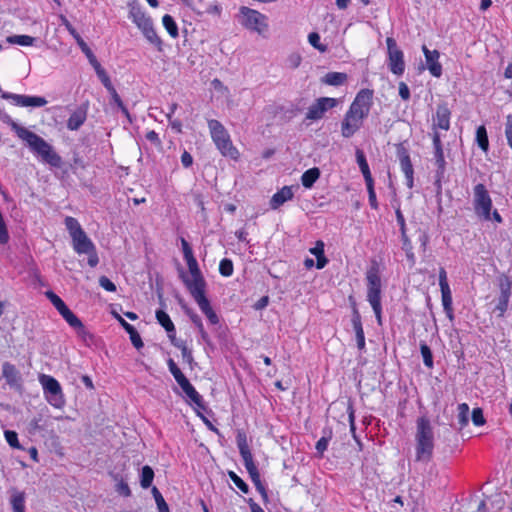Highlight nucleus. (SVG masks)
<instances>
[{
    "mask_svg": "<svg viewBox=\"0 0 512 512\" xmlns=\"http://www.w3.org/2000/svg\"><path fill=\"white\" fill-rule=\"evenodd\" d=\"M87 105L79 106L67 120V128L71 131L78 130L86 121Z\"/></svg>",
    "mask_w": 512,
    "mask_h": 512,
    "instance_id": "21",
    "label": "nucleus"
},
{
    "mask_svg": "<svg viewBox=\"0 0 512 512\" xmlns=\"http://www.w3.org/2000/svg\"><path fill=\"white\" fill-rule=\"evenodd\" d=\"M162 24L172 38L179 36L178 26L171 15L165 14L162 18Z\"/></svg>",
    "mask_w": 512,
    "mask_h": 512,
    "instance_id": "37",
    "label": "nucleus"
},
{
    "mask_svg": "<svg viewBox=\"0 0 512 512\" xmlns=\"http://www.w3.org/2000/svg\"><path fill=\"white\" fill-rule=\"evenodd\" d=\"M505 136L508 146L512 149V114L506 116Z\"/></svg>",
    "mask_w": 512,
    "mask_h": 512,
    "instance_id": "64",
    "label": "nucleus"
},
{
    "mask_svg": "<svg viewBox=\"0 0 512 512\" xmlns=\"http://www.w3.org/2000/svg\"><path fill=\"white\" fill-rule=\"evenodd\" d=\"M152 494L155 499L158 511L159 512H170L169 507H168L164 497L162 496V494L160 493V491L158 490L157 487L152 488Z\"/></svg>",
    "mask_w": 512,
    "mask_h": 512,
    "instance_id": "47",
    "label": "nucleus"
},
{
    "mask_svg": "<svg viewBox=\"0 0 512 512\" xmlns=\"http://www.w3.org/2000/svg\"><path fill=\"white\" fill-rule=\"evenodd\" d=\"M302 62V56L298 52L291 53L286 59V65L290 69H296Z\"/></svg>",
    "mask_w": 512,
    "mask_h": 512,
    "instance_id": "59",
    "label": "nucleus"
},
{
    "mask_svg": "<svg viewBox=\"0 0 512 512\" xmlns=\"http://www.w3.org/2000/svg\"><path fill=\"white\" fill-rule=\"evenodd\" d=\"M156 319L159 324L166 330L167 334L175 332V326L169 315L163 310L156 311Z\"/></svg>",
    "mask_w": 512,
    "mask_h": 512,
    "instance_id": "35",
    "label": "nucleus"
},
{
    "mask_svg": "<svg viewBox=\"0 0 512 512\" xmlns=\"http://www.w3.org/2000/svg\"><path fill=\"white\" fill-rule=\"evenodd\" d=\"M324 243L321 240L316 241L315 246L311 248L309 251L311 254H313L316 257V268L317 269H323L327 263L328 259L325 257L324 254Z\"/></svg>",
    "mask_w": 512,
    "mask_h": 512,
    "instance_id": "27",
    "label": "nucleus"
},
{
    "mask_svg": "<svg viewBox=\"0 0 512 512\" xmlns=\"http://www.w3.org/2000/svg\"><path fill=\"white\" fill-rule=\"evenodd\" d=\"M208 128L211 138L220 153L225 157L236 160L239 156V152L233 145L230 135L222 123L215 119L208 120Z\"/></svg>",
    "mask_w": 512,
    "mask_h": 512,
    "instance_id": "4",
    "label": "nucleus"
},
{
    "mask_svg": "<svg viewBox=\"0 0 512 512\" xmlns=\"http://www.w3.org/2000/svg\"><path fill=\"white\" fill-rule=\"evenodd\" d=\"M351 322L356 335L357 347L359 350H363L365 349V334L361 322V315L355 303L353 304Z\"/></svg>",
    "mask_w": 512,
    "mask_h": 512,
    "instance_id": "20",
    "label": "nucleus"
},
{
    "mask_svg": "<svg viewBox=\"0 0 512 512\" xmlns=\"http://www.w3.org/2000/svg\"><path fill=\"white\" fill-rule=\"evenodd\" d=\"M415 461L428 464L434 454L435 436L434 428L427 416H420L416 420L415 431Z\"/></svg>",
    "mask_w": 512,
    "mask_h": 512,
    "instance_id": "2",
    "label": "nucleus"
},
{
    "mask_svg": "<svg viewBox=\"0 0 512 512\" xmlns=\"http://www.w3.org/2000/svg\"><path fill=\"white\" fill-rule=\"evenodd\" d=\"M373 91L370 89H361L353 102L351 103L348 112L357 116L358 118L365 119L370 112L372 106Z\"/></svg>",
    "mask_w": 512,
    "mask_h": 512,
    "instance_id": "10",
    "label": "nucleus"
},
{
    "mask_svg": "<svg viewBox=\"0 0 512 512\" xmlns=\"http://www.w3.org/2000/svg\"><path fill=\"white\" fill-rule=\"evenodd\" d=\"M320 170L317 167L306 170L301 176V183L305 188H312L320 177Z\"/></svg>",
    "mask_w": 512,
    "mask_h": 512,
    "instance_id": "28",
    "label": "nucleus"
},
{
    "mask_svg": "<svg viewBox=\"0 0 512 512\" xmlns=\"http://www.w3.org/2000/svg\"><path fill=\"white\" fill-rule=\"evenodd\" d=\"M167 365L169 368L170 373L173 375L176 382H178L180 379L184 378L185 375L182 373L180 368L177 366V364L174 362L172 358H169L167 360Z\"/></svg>",
    "mask_w": 512,
    "mask_h": 512,
    "instance_id": "58",
    "label": "nucleus"
},
{
    "mask_svg": "<svg viewBox=\"0 0 512 512\" xmlns=\"http://www.w3.org/2000/svg\"><path fill=\"white\" fill-rule=\"evenodd\" d=\"M197 305L199 306L201 312L207 317L210 324L216 325L219 323V316L212 309L209 300L202 301L201 303H199Z\"/></svg>",
    "mask_w": 512,
    "mask_h": 512,
    "instance_id": "33",
    "label": "nucleus"
},
{
    "mask_svg": "<svg viewBox=\"0 0 512 512\" xmlns=\"http://www.w3.org/2000/svg\"><path fill=\"white\" fill-rule=\"evenodd\" d=\"M236 442L241 456L251 454V451L247 443V437L244 432L238 431Z\"/></svg>",
    "mask_w": 512,
    "mask_h": 512,
    "instance_id": "44",
    "label": "nucleus"
},
{
    "mask_svg": "<svg viewBox=\"0 0 512 512\" xmlns=\"http://www.w3.org/2000/svg\"><path fill=\"white\" fill-rule=\"evenodd\" d=\"M2 377L6 380V383L10 388L15 390H21L22 378L18 369L10 362H4L2 364Z\"/></svg>",
    "mask_w": 512,
    "mask_h": 512,
    "instance_id": "15",
    "label": "nucleus"
},
{
    "mask_svg": "<svg viewBox=\"0 0 512 512\" xmlns=\"http://www.w3.org/2000/svg\"><path fill=\"white\" fill-rule=\"evenodd\" d=\"M113 316L118 320L120 325L124 328V330L129 334L131 343L136 349H140L144 346L141 336L135 327L125 321L118 313L112 312Z\"/></svg>",
    "mask_w": 512,
    "mask_h": 512,
    "instance_id": "22",
    "label": "nucleus"
},
{
    "mask_svg": "<svg viewBox=\"0 0 512 512\" xmlns=\"http://www.w3.org/2000/svg\"><path fill=\"white\" fill-rule=\"evenodd\" d=\"M186 396L196 405L198 409L205 410L206 406L204 404L202 396L196 391L194 386L187 391Z\"/></svg>",
    "mask_w": 512,
    "mask_h": 512,
    "instance_id": "48",
    "label": "nucleus"
},
{
    "mask_svg": "<svg viewBox=\"0 0 512 512\" xmlns=\"http://www.w3.org/2000/svg\"><path fill=\"white\" fill-rule=\"evenodd\" d=\"M500 294L511 296L512 280L508 276H501L499 279Z\"/></svg>",
    "mask_w": 512,
    "mask_h": 512,
    "instance_id": "56",
    "label": "nucleus"
},
{
    "mask_svg": "<svg viewBox=\"0 0 512 512\" xmlns=\"http://www.w3.org/2000/svg\"><path fill=\"white\" fill-rule=\"evenodd\" d=\"M458 422L460 424V427H464L469 422V406L466 403H461L458 405Z\"/></svg>",
    "mask_w": 512,
    "mask_h": 512,
    "instance_id": "46",
    "label": "nucleus"
},
{
    "mask_svg": "<svg viewBox=\"0 0 512 512\" xmlns=\"http://www.w3.org/2000/svg\"><path fill=\"white\" fill-rule=\"evenodd\" d=\"M367 280V300L370 303L377 322L382 324V305H381V279L377 267L370 268L366 273Z\"/></svg>",
    "mask_w": 512,
    "mask_h": 512,
    "instance_id": "5",
    "label": "nucleus"
},
{
    "mask_svg": "<svg viewBox=\"0 0 512 512\" xmlns=\"http://www.w3.org/2000/svg\"><path fill=\"white\" fill-rule=\"evenodd\" d=\"M338 104L336 98L320 97L309 108L306 113V119L319 120L325 112L334 108Z\"/></svg>",
    "mask_w": 512,
    "mask_h": 512,
    "instance_id": "12",
    "label": "nucleus"
},
{
    "mask_svg": "<svg viewBox=\"0 0 512 512\" xmlns=\"http://www.w3.org/2000/svg\"><path fill=\"white\" fill-rule=\"evenodd\" d=\"M228 476L241 492L245 494L249 492V486L234 471H228Z\"/></svg>",
    "mask_w": 512,
    "mask_h": 512,
    "instance_id": "55",
    "label": "nucleus"
},
{
    "mask_svg": "<svg viewBox=\"0 0 512 512\" xmlns=\"http://www.w3.org/2000/svg\"><path fill=\"white\" fill-rule=\"evenodd\" d=\"M331 436V431H328L327 433L324 432V435L317 441L315 448L320 455H322L327 450Z\"/></svg>",
    "mask_w": 512,
    "mask_h": 512,
    "instance_id": "53",
    "label": "nucleus"
},
{
    "mask_svg": "<svg viewBox=\"0 0 512 512\" xmlns=\"http://www.w3.org/2000/svg\"><path fill=\"white\" fill-rule=\"evenodd\" d=\"M62 24L65 26L67 31L70 33V35L76 40L77 45L81 49V51L85 54L87 57L89 63L96 62V56L92 52V50L89 48L87 43L83 40V38L79 35V33L76 31V29L72 26V24L68 21V19L64 16H61Z\"/></svg>",
    "mask_w": 512,
    "mask_h": 512,
    "instance_id": "16",
    "label": "nucleus"
},
{
    "mask_svg": "<svg viewBox=\"0 0 512 512\" xmlns=\"http://www.w3.org/2000/svg\"><path fill=\"white\" fill-rule=\"evenodd\" d=\"M90 64L94 68V70H95L98 78L100 79L101 83L103 84V86L107 90H112L113 85L111 83V80H110L109 76L107 75L106 71L104 70V68L99 63V61L96 59V62H91Z\"/></svg>",
    "mask_w": 512,
    "mask_h": 512,
    "instance_id": "34",
    "label": "nucleus"
},
{
    "mask_svg": "<svg viewBox=\"0 0 512 512\" xmlns=\"http://www.w3.org/2000/svg\"><path fill=\"white\" fill-rule=\"evenodd\" d=\"M7 42L10 44H17L21 46H32L35 38L29 35H12L7 37Z\"/></svg>",
    "mask_w": 512,
    "mask_h": 512,
    "instance_id": "39",
    "label": "nucleus"
},
{
    "mask_svg": "<svg viewBox=\"0 0 512 512\" xmlns=\"http://www.w3.org/2000/svg\"><path fill=\"white\" fill-rule=\"evenodd\" d=\"M420 352L423 358L424 365L428 368H432L434 365L432 351L424 341L420 342Z\"/></svg>",
    "mask_w": 512,
    "mask_h": 512,
    "instance_id": "43",
    "label": "nucleus"
},
{
    "mask_svg": "<svg viewBox=\"0 0 512 512\" xmlns=\"http://www.w3.org/2000/svg\"><path fill=\"white\" fill-rule=\"evenodd\" d=\"M154 479V471L153 469L145 465L142 467L141 474H140V485L142 488L147 489L152 485Z\"/></svg>",
    "mask_w": 512,
    "mask_h": 512,
    "instance_id": "36",
    "label": "nucleus"
},
{
    "mask_svg": "<svg viewBox=\"0 0 512 512\" xmlns=\"http://www.w3.org/2000/svg\"><path fill=\"white\" fill-rule=\"evenodd\" d=\"M363 125V119L346 112L341 123V134L344 138H351Z\"/></svg>",
    "mask_w": 512,
    "mask_h": 512,
    "instance_id": "17",
    "label": "nucleus"
},
{
    "mask_svg": "<svg viewBox=\"0 0 512 512\" xmlns=\"http://www.w3.org/2000/svg\"><path fill=\"white\" fill-rule=\"evenodd\" d=\"M473 192L475 214L483 220H491L492 199L485 185L482 183L475 185Z\"/></svg>",
    "mask_w": 512,
    "mask_h": 512,
    "instance_id": "8",
    "label": "nucleus"
},
{
    "mask_svg": "<svg viewBox=\"0 0 512 512\" xmlns=\"http://www.w3.org/2000/svg\"><path fill=\"white\" fill-rule=\"evenodd\" d=\"M78 325H70L72 328L76 330L77 336L84 342L85 345L90 346L94 343L95 337L89 332L82 321L78 318Z\"/></svg>",
    "mask_w": 512,
    "mask_h": 512,
    "instance_id": "29",
    "label": "nucleus"
},
{
    "mask_svg": "<svg viewBox=\"0 0 512 512\" xmlns=\"http://www.w3.org/2000/svg\"><path fill=\"white\" fill-rule=\"evenodd\" d=\"M64 223L72 239L74 251L79 255H88V265L90 267H96L99 263L96 246L87 236L78 220L74 217L67 216Z\"/></svg>",
    "mask_w": 512,
    "mask_h": 512,
    "instance_id": "3",
    "label": "nucleus"
},
{
    "mask_svg": "<svg viewBox=\"0 0 512 512\" xmlns=\"http://www.w3.org/2000/svg\"><path fill=\"white\" fill-rule=\"evenodd\" d=\"M249 475H250V478H251L253 484L256 487V490L260 493L263 501L264 502H268V493H267V490H266L265 486L263 485V483H262V481L260 479L259 471L251 473Z\"/></svg>",
    "mask_w": 512,
    "mask_h": 512,
    "instance_id": "42",
    "label": "nucleus"
},
{
    "mask_svg": "<svg viewBox=\"0 0 512 512\" xmlns=\"http://www.w3.org/2000/svg\"><path fill=\"white\" fill-rule=\"evenodd\" d=\"M46 296L69 325L79 324L78 317L67 307L65 302L58 295L53 291H47Z\"/></svg>",
    "mask_w": 512,
    "mask_h": 512,
    "instance_id": "14",
    "label": "nucleus"
},
{
    "mask_svg": "<svg viewBox=\"0 0 512 512\" xmlns=\"http://www.w3.org/2000/svg\"><path fill=\"white\" fill-rule=\"evenodd\" d=\"M143 33V35L145 36V38L153 45H155L156 47L159 48V50H161V46H162V40L160 39V37L157 35V32L155 31L154 27H153V23H149L148 25L145 26V28H142L140 29Z\"/></svg>",
    "mask_w": 512,
    "mask_h": 512,
    "instance_id": "32",
    "label": "nucleus"
},
{
    "mask_svg": "<svg viewBox=\"0 0 512 512\" xmlns=\"http://www.w3.org/2000/svg\"><path fill=\"white\" fill-rule=\"evenodd\" d=\"M2 98L9 100L12 104L21 107H43L47 104V100L41 96H29L14 94L10 92H2Z\"/></svg>",
    "mask_w": 512,
    "mask_h": 512,
    "instance_id": "13",
    "label": "nucleus"
},
{
    "mask_svg": "<svg viewBox=\"0 0 512 512\" xmlns=\"http://www.w3.org/2000/svg\"><path fill=\"white\" fill-rule=\"evenodd\" d=\"M10 504L13 512H25V493L14 489L10 498Z\"/></svg>",
    "mask_w": 512,
    "mask_h": 512,
    "instance_id": "30",
    "label": "nucleus"
},
{
    "mask_svg": "<svg viewBox=\"0 0 512 512\" xmlns=\"http://www.w3.org/2000/svg\"><path fill=\"white\" fill-rule=\"evenodd\" d=\"M234 266L232 260L224 258L219 263V272L224 277H230L233 274Z\"/></svg>",
    "mask_w": 512,
    "mask_h": 512,
    "instance_id": "50",
    "label": "nucleus"
},
{
    "mask_svg": "<svg viewBox=\"0 0 512 512\" xmlns=\"http://www.w3.org/2000/svg\"><path fill=\"white\" fill-rule=\"evenodd\" d=\"M308 42H309V44L312 47H314L315 49H317L320 52H326L327 51V46L321 44V42H320V35L317 32H311L308 35Z\"/></svg>",
    "mask_w": 512,
    "mask_h": 512,
    "instance_id": "54",
    "label": "nucleus"
},
{
    "mask_svg": "<svg viewBox=\"0 0 512 512\" xmlns=\"http://www.w3.org/2000/svg\"><path fill=\"white\" fill-rule=\"evenodd\" d=\"M45 430V421L42 415L35 416L33 419L30 420L28 424V432L31 435H35L36 433L40 431Z\"/></svg>",
    "mask_w": 512,
    "mask_h": 512,
    "instance_id": "40",
    "label": "nucleus"
},
{
    "mask_svg": "<svg viewBox=\"0 0 512 512\" xmlns=\"http://www.w3.org/2000/svg\"><path fill=\"white\" fill-rule=\"evenodd\" d=\"M401 240H402V249L405 251L407 259L410 261L411 264H414L415 263V255L412 251L413 247H412V243H411L410 239L408 238L407 235H403V236H401Z\"/></svg>",
    "mask_w": 512,
    "mask_h": 512,
    "instance_id": "49",
    "label": "nucleus"
},
{
    "mask_svg": "<svg viewBox=\"0 0 512 512\" xmlns=\"http://www.w3.org/2000/svg\"><path fill=\"white\" fill-rule=\"evenodd\" d=\"M450 110L446 105H438L434 118V127L448 130L450 128Z\"/></svg>",
    "mask_w": 512,
    "mask_h": 512,
    "instance_id": "24",
    "label": "nucleus"
},
{
    "mask_svg": "<svg viewBox=\"0 0 512 512\" xmlns=\"http://www.w3.org/2000/svg\"><path fill=\"white\" fill-rule=\"evenodd\" d=\"M368 191V200L372 209H378V202L376 198V193L374 190V181L365 183Z\"/></svg>",
    "mask_w": 512,
    "mask_h": 512,
    "instance_id": "57",
    "label": "nucleus"
},
{
    "mask_svg": "<svg viewBox=\"0 0 512 512\" xmlns=\"http://www.w3.org/2000/svg\"><path fill=\"white\" fill-rule=\"evenodd\" d=\"M239 22L246 29L257 32L260 35L264 34L268 29L266 15L245 6L240 8Z\"/></svg>",
    "mask_w": 512,
    "mask_h": 512,
    "instance_id": "6",
    "label": "nucleus"
},
{
    "mask_svg": "<svg viewBox=\"0 0 512 512\" xmlns=\"http://www.w3.org/2000/svg\"><path fill=\"white\" fill-rule=\"evenodd\" d=\"M400 166H401L402 172L405 175L407 186L409 188H412L414 185V179H413L414 170H413V165H412L411 159L407 160V161H402L400 163Z\"/></svg>",
    "mask_w": 512,
    "mask_h": 512,
    "instance_id": "41",
    "label": "nucleus"
},
{
    "mask_svg": "<svg viewBox=\"0 0 512 512\" xmlns=\"http://www.w3.org/2000/svg\"><path fill=\"white\" fill-rule=\"evenodd\" d=\"M242 459H243V462H244V465H245V468L247 470V472L249 474L251 473H254V472H257L258 471V468L253 460V455L252 453L251 454H248V455H244V456H241Z\"/></svg>",
    "mask_w": 512,
    "mask_h": 512,
    "instance_id": "62",
    "label": "nucleus"
},
{
    "mask_svg": "<svg viewBox=\"0 0 512 512\" xmlns=\"http://www.w3.org/2000/svg\"><path fill=\"white\" fill-rule=\"evenodd\" d=\"M388 67L390 71L397 76H401L405 71L404 53L398 47L396 40L392 37L386 38Z\"/></svg>",
    "mask_w": 512,
    "mask_h": 512,
    "instance_id": "9",
    "label": "nucleus"
},
{
    "mask_svg": "<svg viewBox=\"0 0 512 512\" xmlns=\"http://www.w3.org/2000/svg\"><path fill=\"white\" fill-rule=\"evenodd\" d=\"M509 300H510L509 295L499 294L498 303L495 307V310L499 312L498 313L499 317H503L505 315L507 308H508Z\"/></svg>",
    "mask_w": 512,
    "mask_h": 512,
    "instance_id": "51",
    "label": "nucleus"
},
{
    "mask_svg": "<svg viewBox=\"0 0 512 512\" xmlns=\"http://www.w3.org/2000/svg\"><path fill=\"white\" fill-rule=\"evenodd\" d=\"M427 68L432 76L439 78L442 75V65L439 63L440 53L438 50H429L426 45L422 46Z\"/></svg>",
    "mask_w": 512,
    "mask_h": 512,
    "instance_id": "19",
    "label": "nucleus"
},
{
    "mask_svg": "<svg viewBox=\"0 0 512 512\" xmlns=\"http://www.w3.org/2000/svg\"><path fill=\"white\" fill-rule=\"evenodd\" d=\"M434 158H435V164L437 166V171H436L437 180L435 182V185L437 186V189L439 191L441 189V183H440L441 178L444 175L445 165H446L442 147L434 149Z\"/></svg>",
    "mask_w": 512,
    "mask_h": 512,
    "instance_id": "25",
    "label": "nucleus"
},
{
    "mask_svg": "<svg viewBox=\"0 0 512 512\" xmlns=\"http://www.w3.org/2000/svg\"><path fill=\"white\" fill-rule=\"evenodd\" d=\"M5 439L11 447H13L15 449H22V446L20 445V443L18 441V435L15 431L6 430L5 431Z\"/></svg>",
    "mask_w": 512,
    "mask_h": 512,
    "instance_id": "60",
    "label": "nucleus"
},
{
    "mask_svg": "<svg viewBox=\"0 0 512 512\" xmlns=\"http://www.w3.org/2000/svg\"><path fill=\"white\" fill-rule=\"evenodd\" d=\"M129 18L139 28H145L146 25L152 22L151 18L146 15L138 1H132L128 4Z\"/></svg>",
    "mask_w": 512,
    "mask_h": 512,
    "instance_id": "18",
    "label": "nucleus"
},
{
    "mask_svg": "<svg viewBox=\"0 0 512 512\" xmlns=\"http://www.w3.org/2000/svg\"><path fill=\"white\" fill-rule=\"evenodd\" d=\"M293 198L292 187L284 186L279 191H277L270 200V207L273 210L278 209L281 205H283L286 201L291 200Z\"/></svg>",
    "mask_w": 512,
    "mask_h": 512,
    "instance_id": "23",
    "label": "nucleus"
},
{
    "mask_svg": "<svg viewBox=\"0 0 512 512\" xmlns=\"http://www.w3.org/2000/svg\"><path fill=\"white\" fill-rule=\"evenodd\" d=\"M476 142L478 146L484 151L487 152L489 149V140L487 135V130L485 126L481 125L476 130Z\"/></svg>",
    "mask_w": 512,
    "mask_h": 512,
    "instance_id": "38",
    "label": "nucleus"
},
{
    "mask_svg": "<svg viewBox=\"0 0 512 512\" xmlns=\"http://www.w3.org/2000/svg\"><path fill=\"white\" fill-rule=\"evenodd\" d=\"M182 281L197 304L208 300L205 295L207 284L204 277L189 278L183 274Z\"/></svg>",
    "mask_w": 512,
    "mask_h": 512,
    "instance_id": "11",
    "label": "nucleus"
},
{
    "mask_svg": "<svg viewBox=\"0 0 512 512\" xmlns=\"http://www.w3.org/2000/svg\"><path fill=\"white\" fill-rule=\"evenodd\" d=\"M0 119L11 126L17 136L24 140L30 150L39 155L44 162L52 167L60 168L62 165L61 156L54 151L53 147L42 137L27 128L19 126L7 113L0 111Z\"/></svg>",
    "mask_w": 512,
    "mask_h": 512,
    "instance_id": "1",
    "label": "nucleus"
},
{
    "mask_svg": "<svg viewBox=\"0 0 512 512\" xmlns=\"http://www.w3.org/2000/svg\"><path fill=\"white\" fill-rule=\"evenodd\" d=\"M356 161L364 177L365 183L372 182L373 178L363 150L357 148L355 151Z\"/></svg>",
    "mask_w": 512,
    "mask_h": 512,
    "instance_id": "26",
    "label": "nucleus"
},
{
    "mask_svg": "<svg viewBox=\"0 0 512 512\" xmlns=\"http://www.w3.org/2000/svg\"><path fill=\"white\" fill-rule=\"evenodd\" d=\"M396 153L400 163L402 161L410 160L409 151L403 143L396 145Z\"/></svg>",
    "mask_w": 512,
    "mask_h": 512,
    "instance_id": "63",
    "label": "nucleus"
},
{
    "mask_svg": "<svg viewBox=\"0 0 512 512\" xmlns=\"http://www.w3.org/2000/svg\"><path fill=\"white\" fill-rule=\"evenodd\" d=\"M108 92L111 95L112 101L119 107L121 112L129 120V122H132L131 115H130L128 109L126 108V106L123 104V101L121 100V98H120L119 94L117 93L116 89L114 88V86L112 87V90H108Z\"/></svg>",
    "mask_w": 512,
    "mask_h": 512,
    "instance_id": "45",
    "label": "nucleus"
},
{
    "mask_svg": "<svg viewBox=\"0 0 512 512\" xmlns=\"http://www.w3.org/2000/svg\"><path fill=\"white\" fill-rule=\"evenodd\" d=\"M347 80V74L341 72H329L327 73L322 82L330 86H340Z\"/></svg>",
    "mask_w": 512,
    "mask_h": 512,
    "instance_id": "31",
    "label": "nucleus"
},
{
    "mask_svg": "<svg viewBox=\"0 0 512 512\" xmlns=\"http://www.w3.org/2000/svg\"><path fill=\"white\" fill-rule=\"evenodd\" d=\"M442 295V305L444 310H451L452 308V294L450 287L440 289Z\"/></svg>",
    "mask_w": 512,
    "mask_h": 512,
    "instance_id": "61",
    "label": "nucleus"
},
{
    "mask_svg": "<svg viewBox=\"0 0 512 512\" xmlns=\"http://www.w3.org/2000/svg\"><path fill=\"white\" fill-rule=\"evenodd\" d=\"M39 381L48 403L55 408H62L65 405V399L60 383L54 377L45 374L39 377Z\"/></svg>",
    "mask_w": 512,
    "mask_h": 512,
    "instance_id": "7",
    "label": "nucleus"
},
{
    "mask_svg": "<svg viewBox=\"0 0 512 512\" xmlns=\"http://www.w3.org/2000/svg\"><path fill=\"white\" fill-rule=\"evenodd\" d=\"M186 315L190 318L192 323L197 327L198 331H202L204 328L203 322L198 314H196L192 309L188 308L186 305H182Z\"/></svg>",
    "mask_w": 512,
    "mask_h": 512,
    "instance_id": "52",
    "label": "nucleus"
}]
</instances>
